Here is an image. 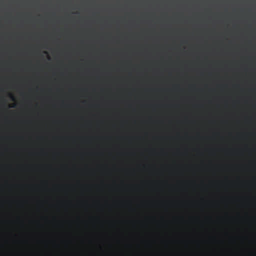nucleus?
Here are the masks:
<instances>
[{
  "label": "nucleus",
  "instance_id": "1",
  "mask_svg": "<svg viewBox=\"0 0 256 256\" xmlns=\"http://www.w3.org/2000/svg\"><path fill=\"white\" fill-rule=\"evenodd\" d=\"M8 96L12 100H14V94L12 93H8Z\"/></svg>",
  "mask_w": 256,
  "mask_h": 256
}]
</instances>
